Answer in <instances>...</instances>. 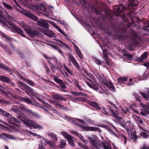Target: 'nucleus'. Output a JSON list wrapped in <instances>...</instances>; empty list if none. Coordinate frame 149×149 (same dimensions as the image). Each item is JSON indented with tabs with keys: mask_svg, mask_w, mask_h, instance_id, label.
<instances>
[{
	"mask_svg": "<svg viewBox=\"0 0 149 149\" xmlns=\"http://www.w3.org/2000/svg\"><path fill=\"white\" fill-rule=\"evenodd\" d=\"M126 56L127 58V59L132 60L133 58V56L130 54H127Z\"/></svg>",
	"mask_w": 149,
	"mask_h": 149,
	"instance_id": "3c124183",
	"label": "nucleus"
},
{
	"mask_svg": "<svg viewBox=\"0 0 149 149\" xmlns=\"http://www.w3.org/2000/svg\"><path fill=\"white\" fill-rule=\"evenodd\" d=\"M44 56L45 57V58L47 59V62L49 63L50 64V65L51 67L52 68H54V65L51 63V62L50 61V59H52L53 61H54L56 62H57V59L55 58H50L48 57L47 56L45 55H44Z\"/></svg>",
	"mask_w": 149,
	"mask_h": 149,
	"instance_id": "4be33fe9",
	"label": "nucleus"
},
{
	"mask_svg": "<svg viewBox=\"0 0 149 149\" xmlns=\"http://www.w3.org/2000/svg\"><path fill=\"white\" fill-rule=\"evenodd\" d=\"M86 121L89 123L90 124V125H92L93 124V125H94L98 126L99 127L101 126L100 125L96 124L95 123H94V121H93L90 119H88L86 120Z\"/></svg>",
	"mask_w": 149,
	"mask_h": 149,
	"instance_id": "f704fd0d",
	"label": "nucleus"
},
{
	"mask_svg": "<svg viewBox=\"0 0 149 149\" xmlns=\"http://www.w3.org/2000/svg\"><path fill=\"white\" fill-rule=\"evenodd\" d=\"M94 60L95 63L99 65H101L102 64V62L98 60L97 58H93Z\"/></svg>",
	"mask_w": 149,
	"mask_h": 149,
	"instance_id": "37998d69",
	"label": "nucleus"
},
{
	"mask_svg": "<svg viewBox=\"0 0 149 149\" xmlns=\"http://www.w3.org/2000/svg\"><path fill=\"white\" fill-rule=\"evenodd\" d=\"M148 55V53L147 52H144L140 57L138 58V61L139 62H142L145 60L147 58Z\"/></svg>",
	"mask_w": 149,
	"mask_h": 149,
	"instance_id": "aec40b11",
	"label": "nucleus"
},
{
	"mask_svg": "<svg viewBox=\"0 0 149 149\" xmlns=\"http://www.w3.org/2000/svg\"><path fill=\"white\" fill-rule=\"evenodd\" d=\"M2 113L3 114L6 115V116H8L9 115V114H7L6 115L5 113H6L3 111V110L0 109V113Z\"/></svg>",
	"mask_w": 149,
	"mask_h": 149,
	"instance_id": "338daca9",
	"label": "nucleus"
},
{
	"mask_svg": "<svg viewBox=\"0 0 149 149\" xmlns=\"http://www.w3.org/2000/svg\"><path fill=\"white\" fill-rule=\"evenodd\" d=\"M79 126L84 130L100 131L99 128L95 127L83 126L81 125H79Z\"/></svg>",
	"mask_w": 149,
	"mask_h": 149,
	"instance_id": "ddd939ff",
	"label": "nucleus"
},
{
	"mask_svg": "<svg viewBox=\"0 0 149 149\" xmlns=\"http://www.w3.org/2000/svg\"><path fill=\"white\" fill-rule=\"evenodd\" d=\"M0 68L2 69H5L8 71H9L10 70V68H8L7 67L1 63H0Z\"/></svg>",
	"mask_w": 149,
	"mask_h": 149,
	"instance_id": "79ce46f5",
	"label": "nucleus"
},
{
	"mask_svg": "<svg viewBox=\"0 0 149 149\" xmlns=\"http://www.w3.org/2000/svg\"><path fill=\"white\" fill-rule=\"evenodd\" d=\"M65 119L66 120L70 121L71 123H73L74 124H76L75 122L76 121H78L81 123L82 124H85V122L84 121L82 120L77 118L73 119H72L66 116L65 117Z\"/></svg>",
	"mask_w": 149,
	"mask_h": 149,
	"instance_id": "4468645a",
	"label": "nucleus"
},
{
	"mask_svg": "<svg viewBox=\"0 0 149 149\" xmlns=\"http://www.w3.org/2000/svg\"><path fill=\"white\" fill-rule=\"evenodd\" d=\"M43 33L46 36L50 38H52L54 36V33L51 30L45 31H43Z\"/></svg>",
	"mask_w": 149,
	"mask_h": 149,
	"instance_id": "f3484780",
	"label": "nucleus"
},
{
	"mask_svg": "<svg viewBox=\"0 0 149 149\" xmlns=\"http://www.w3.org/2000/svg\"><path fill=\"white\" fill-rule=\"evenodd\" d=\"M53 97L54 98L57 100L62 99V97L60 95L58 94L53 95Z\"/></svg>",
	"mask_w": 149,
	"mask_h": 149,
	"instance_id": "a19ab883",
	"label": "nucleus"
},
{
	"mask_svg": "<svg viewBox=\"0 0 149 149\" xmlns=\"http://www.w3.org/2000/svg\"><path fill=\"white\" fill-rule=\"evenodd\" d=\"M0 80L3 82L7 83H10V80L9 78L5 76H0Z\"/></svg>",
	"mask_w": 149,
	"mask_h": 149,
	"instance_id": "5701e85b",
	"label": "nucleus"
},
{
	"mask_svg": "<svg viewBox=\"0 0 149 149\" xmlns=\"http://www.w3.org/2000/svg\"><path fill=\"white\" fill-rule=\"evenodd\" d=\"M103 84L107 86L111 90L113 91H115V88L110 81H106V82Z\"/></svg>",
	"mask_w": 149,
	"mask_h": 149,
	"instance_id": "a211bd4d",
	"label": "nucleus"
},
{
	"mask_svg": "<svg viewBox=\"0 0 149 149\" xmlns=\"http://www.w3.org/2000/svg\"><path fill=\"white\" fill-rule=\"evenodd\" d=\"M75 51L77 53V54L79 57L81 59L83 58V56L81 54V53L80 51V50L79 49L78 47H75Z\"/></svg>",
	"mask_w": 149,
	"mask_h": 149,
	"instance_id": "bb28decb",
	"label": "nucleus"
},
{
	"mask_svg": "<svg viewBox=\"0 0 149 149\" xmlns=\"http://www.w3.org/2000/svg\"><path fill=\"white\" fill-rule=\"evenodd\" d=\"M49 135L51 136H52V137L54 136L55 140H57V139H56V137L55 136V135L54 133H50L49 134Z\"/></svg>",
	"mask_w": 149,
	"mask_h": 149,
	"instance_id": "69168bd1",
	"label": "nucleus"
},
{
	"mask_svg": "<svg viewBox=\"0 0 149 149\" xmlns=\"http://www.w3.org/2000/svg\"><path fill=\"white\" fill-rule=\"evenodd\" d=\"M3 3L4 6L6 8L8 9H11L12 8L10 5H8L7 3H5V2H3Z\"/></svg>",
	"mask_w": 149,
	"mask_h": 149,
	"instance_id": "a18cd8bd",
	"label": "nucleus"
},
{
	"mask_svg": "<svg viewBox=\"0 0 149 149\" xmlns=\"http://www.w3.org/2000/svg\"><path fill=\"white\" fill-rule=\"evenodd\" d=\"M22 100L24 102H26V103L31 104L33 105L36 106V107H39L40 105L38 103L36 102H32L29 99L27 98H23L22 99Z\"/></svg>",
	"mask_w": 149,
	"mask_h": 149,
	"instance_id": "2eb2a0df",
	"label": "nucleus"
},
{
	"mask_svg": "<svg viewBox=\"0 0 149 149\" xmlns=\"http://www.w3.org/2000/svg\"><path fill=\"white\" fill-rule=\"evenodd\" d=\"M54 80L56 82L60 84L61 83H62V81H61V80H60L59 79H58L57 78H56L55 77H54Z\"/></svg>",
	"mask_w": 149,
	"mask_h": 149,
	"instance_id": "49530a36",
	"label": "nucleus"
},
{
	"mask_svg": "<svg viewBox=\"0 0 149 149\" xmlns=\"http://www.w3.org/2000/svg\"><path fill=\"white\" fill-rule=\"evenodd\" d=\"M134 97L135 98L136 100H138L139 102H140V97L137 93H134Z\"/></svg>",
	"mask_w": 149,
	"mask_h": 149,
	"instance_id": "09e8293b",
	"label": "nucleus"
},
{
	"mask_svg": "<svg viewBox=\"0 0 149 149\" xmlns=\"http://www.w3.org/2000/svg\"><path fill=\"white\" fill-rule=\"evenodd\" d=\"M44 139L45 141L46 144H48L50 145L51 147H53L55 146V143L54 142L49 141Z\"/></svg>",
	"mask_w": 149,
	"mask_h": 149,
	"instance_id": "7c9ffc66",
	"label": "nucleus"
},
{
	"mask_svg": "<svg viewBox=\"0 0 149 149\" xmlns=\"http://www.w3.org/2000/svg\"><path fill=\"white\" fill-rule=\"evenodd\" d=\"M21 109L22 110H25L29 113L33 114V112L31 110H30L23 107H18L16 105L14 106L13 108L11 109V110L13 112L18 113L19 112L20 109Z\"/></svg>",
	"mask_w": 149,
	"mask_h": 149,
	"instance_id": "39448f33",
	"label": "nucleus"
},
{
	"mask_svg": "<svg viewBox=\"0 0 149 149\" xmlns=\"http://www.w3.org/2000/svg\"><path fill=\"white\" fill-rule=\"evenodd\" d=\"M61 85V86L63 88H66L65 85V84L63 83V81L62 82V83L60 84Z\"/></svg>",
	"mask_w": 149,
	"mask_h": 149,
	"instance_id": "e2e57ef3",
	"label": "nucleus"
},
{
	"mask_svg": "<svg viewBox=\"0 0 149 149\" xmlns=\"http://www.w3.org/2000/svg\"><path fill=\"white\" fill-rule=\"evenodd\" d=\"M103 84L107 86L111 90L113 91H115V88L110 81H106V82Z\"/></svg>",
	"mask_w": 149,
	"mask_h": 149,
	"instance_id": "6ab92c4d",
	"label": "nucleus"
},
{
	"mask_svg": "<svg viewBox=\"0 0 149 149\" xmlns=\"http://www.w3.org/2000/svg\"><path fill=\"white\" fill-rule=\"evenodd\" d=\"M54 49H57V50L58 51V52H59L61 54H63V52H62L61 51V50L60 49H58L57 48V47H53Z\"/></svg>",
	"mask_w": 149,
	"mask_h": 149,
	"instance_id": "0e129e2a",
	"label": "nucleus"
},
{
	"mask_svg": "<svg viewBox=\"0 0 149 149\" xmlns=\"http://www.w3.org/2000/svg\"><path fill=\"white\" fill-rule=\"evenodd\" d=\"M2 12L0 10V22L2 23L4 25H6V22L5 21H3L2 19Z\"/></svg>",
	"mask_w": 149,
	"mask_h": 149,
	"instance_id": "c9c22d12",
	"label": "nucleus"
},
{
	"mask_svg": "<svg viewBox=\"0 0 149 149\" xmlns=\"http://www.w3.org/2000/svg\"><path fill=\"white\" fill-rule=\"evenodd\" d=\"M139 129L142 130L143 131L140 133V134L144 138H146L148 137V136L147 133L143 130V128L141 127H139Z\"/></svg>",
	"mask_w": 149,
	"mask_h": 149,
	"instance_id": "393cba45",
	"label": "nucleus"
},
{
	"mask_svg": "<svg viewBox=\"0 0 149 149\" xmlns=\"http://www.w3.org/2000/svg\"><path fill=\"white\" fill-rule=\"evenodd\" d=\"M140 105L142 106L144 109V111L141 112V114L143 116H146L147 114H149V103H148L147 105H144L142 103L140 104Z\"/></svg>",
	"mask_w": 149,
	"mask_h": 149,
	"instance_id": "9d476101",
	"label": "nucleus"
},
{
	"mask_svg": "<svg viewBox=\"0 0 149 149\" xmlns=\"http://www.w3.org/2000/svg\"><path fill=\"white\" fill-rule=\"evenodd\" d=\"M0 138H2L4 139H6L7 138L12 139H15V138L12 136L4 133H2V135L0 134Z\"/></svg>",
	"mask_w": 149,
	"mask_h": 149,
	"instance_id": "412c9836",
	"label": "nucleus"
},
{
	"mask_svg": "<svg viewBox=\"0 0 149 149\" xmlns=\"http://www.w3.org/2000/svg\"><path fill=\"white\" fill-rule=\"evenodd\" d=\"M96 76L99 79L100 82H101L102 84H105L107 80L103 74H101L99 72H98L97 73V74H96Z\"/></svg>",
	"mask_w": 149,
	"mask_h": 149,
	"instance_id": "9b49d317",
	"label": "nucleus"
},
{
	"mask_svg": "<svg viewBox=\"0 0 149 149\" xmlns=\"http://www.w3.org/2000/svg\"><path fill=\"white\" fill-rule=\"evenodd\" d=\"M127 80V79L125 77H120L118 79V84H125V81Z\"/></svg>",
	"mask_w": 149,
	"mask_h": 149,
	"instance_id": "b1692460",
	"label": "nucleus"
},
{
	"mask_svg": "<svg viewBox=\"0 0 149 149\" xmlns=\"http://www.w3.org/2000/svg\"><path fill=\"white\" fill-rule=\"evenodd\" d=\"M0 93L3 94L4 95L7 96V93L3 89L2 87L0 86Z\"/></svg>",
	"mask_w": 149,
	"mask_h": 149,
	"instance_id": "8fccbe9b",
	"label": "nucleus"
},
{
	"mask_svg": "<svg viewBox=\"0 0 149 149\" xmlns=\"http://www.w3.org/2000/svg\"><path fill=\"white\" fill-rule=\"evenodd\" d=\"M68 61L72 63L77 69L80 68V66L74 57L70 54H68Z\"/></svg>",
	"mask_w": 149,
	"mask_h": 149,
	"instance_id": "20e7f679",
	"label": "nucleus"
},
{
	"mask_svg": "<svg viewBox=\"0 0 149 149\" xmlns=\"http://www.w3.org/2000/svg\"><path fill=\"white\" fill-rule=\"evenodd\" d=\"M54 105L57 107L59 109H63V106L60 103H54Z\"/></svg>",
	"mask_w": 149,
	"mask_h": 149,
	"instance_id": "de8ad7c7",
	"label": "nucleus"
},
{
	"mask_svg": "<svg viewBox=\"0 0 149 149\" xmlns=\"http://www.w3.org/2000/svg\"><path fill=\"white\" fill-rule=\"evenodd\" d=\"M48 22L51 24L52 25H53L55 28L56 27V26H57L56 25L55 23H54V22L51 21H48Z\"/></svg>",
	"mask_w": 149,
	"mask_h": 149,
	"instance_id": "052dcab7",
	"label": "nucleus"
},
{
	"mask_svg": "<svg viewBox=\"0 0 149 149\" xmlns=\"http://www.w3.org/2000/svg\"><path fill=\"white\" fill-rule=\"evenodd\" d=\"M9 122L10 123L16 126L17 127H19L20 121L13 117H10Z\"/></svg>",
	"mask_w": 149,
	"mask_h": 149,
	"instance_id": "f8f14e48",
	"label": "nucleus"
},
{
	"mask_svg": "<svg viewBox=\"0 0 149 149\" xmlns=\"http://www.w3.org/2000/svg\"><path fill=\"white\" fill-rule=\"evenodd\" d=\"M73 94H74L76 96H77V95H83L84 94L83 93L81 92H74L73 93Z\"/></svg>",
	"mask_w": 149,
	"mask_h": 149,
	"instance_id": "5fc2aeb1",
	"label": "nucleus"
},
{
	"mask_svg": "<svg viewBox=\"0 0 149 149\" xmlns=\"http://www.w3.org/2000/svg\"><path fill=\"white\" fill-rule=\"evenodd\" d=\"M25 131L27 133V135L30 136H35L37 135L36 134L32 132L29 130H25Z\"/></svg>",
	"mask_w": 149,
	"mask_h": 149,
	"instance_id": "c756f323",
	"label": "nucleus"
},
{
	"mask_svg": "<svg viewBox=\"0 0 149 149\" xmlns=\"http://www.w3.org/2000/svg\"><path fill=\"white\" fill-rule=\"evenodd\" d=\"M89 86L93 89L97 90L98 89V87L94 84H89Z\"/></svg>",
	"mask_w": 149,
	"mask_h": 149,
	"instance_id": "58836bf2",
	"label": "nucleus"
},
{
	"mask_svg": "<svg viewBox=\"0 0 149 149\" xmlns=\"http://www.w3.org/2000/svg\"><path fill=\"white\" fill-rule=\"evenodd\" d=\"M102 112L103 113L107 115L108 114V113L106 111V110L104 108L102 109Z\"/></svg>",
	"mask_w": 149,
	"mask_h": 149,
	"instance_id": "680f3d73",
	"label": "nucleus"
},
{
	"mask_svg": "<svg viewBox=\"0 0 149 149\" xmlns=\"http://www.w3.org/2000/svg\"><path fill=\"white\" fill-rule=\"evenodd\" d=\"M20 26L23 28L25 32L30 35L32 34V31L30 29L29 26L25 24L22 21L20 22L19 23Z\"/></svg>",
	"mask_w": 149,
	"mask_h": 149,
	"instance_id": "6e6552de",
	"label": "nucleus"
},
{
	"mask_svg": "<svg viewBox=\"0 0 149 149\" xmlns=\"http://www.w3.org/2000/svg\"><path fill=\"white\" fill-rule=\"evenodd\" d=\"M72 134H74L79 137L80 140L83 143L86 144L88 143L87 141L84 138L83 136L79 134L78 132H76L72 131Z\"/></svg>",
	"mask_w": 149,
	"mask_h": 149,
	"instance_id": "dca6fc26",
	"label": "nucleus"
},
{
	"mask_svg": "<svg viewBox=\"0 0 149 149\" xmlns=\"http://www.w3.org/2000/svg\"><path fill=\"white\" fill-rule=\"evenodd\" d=\"M38 25L46 29H48L49 26L47 21L44 19H40L38 22Z\"/></svg>",
	"mask_w": 149,
	"mask_h": 149,
	"instance_id": "1a4fd4ad",
	"label": "nucleus"
},
{
	"mask_svg": "<svg viewBox=\"0 0 149 149\" xmlns=\"http://www.w3.org/2000/svg\"><path fill=\"white\" fill-rule=\"evenodd\" d=\"M61 133L64 136V137L67 139L71 136L70 135L68 134L67 132L65 131L61 132Z\"/></svg>",
	"mask_w": 149,
	"mask_h": 149,
	"instance_id": "a878e982",
	"label": "nucleus"
},
{
	"mask_svg": "<svg viewBox=\"0 0 149 149\" xmlns=\"http://www.w3.org/2000/svg\"><path fill=\"white\" fill-rule=\"evenodd\" d=\"M18 118L27 126H31L34 129H42V126L37 125L34 121L27 119L25 117L20 116Z\"/></svg>",
	"mask_w": 149,
	"mask_h": 149,
	"instance_id": "f03ea898",
	"label": "nucleus"
},
{
	"mask_svg": "<svg viewBox=\"0 0 149 149\" xmlns=\"http://www.w3.org/2000/svg\"><path fill=\"white\" fill-rule=\"evenodd\" d=\"M66 146V142L63 140H61V143L59 145V147L62 148Z\"/></svg>",
	"mask_w": 149,
	"mask_h": 149,
	"instance_id": "4c0bfd02",
	"label": "nucleus"
},
{
	"mask_svg": "<svg viewBox=\"0 0 149 149\" xmlns=\"http://www.w3.org/2000/svg\"><path fill=\"white\" fill-rule=\"evenodd\" d=\"M139 40V38L137 35H136L135 39L133 40L134 43L135 44H139L138 41Z\"/></svg>",
	"mask_w": 149,
	"mask_h": 149,
	"instance_id": "e433bc0d",
	"label": "nucleus"
},
{
	"mask_svg": "<svg viewBox=\"0 0 149 149\" xmlns=\"http://www.w3.org/2000/svg\"><path fill=\"white\" fill-rule=\"evenodd\" d=\"M73 137L71 136L67 139L69 143L72 147H74V143L73 142Z\"/></svg>",
	"mask_w": 149,
	"mask_h": 149,
	"instance_id": "c85d7f7f",
	"label": "nucleus"
},
{
	"mask_svg": "<svg viewBox=\"0 0 149 149\" xmlns=\"http://www.w3.org/2000/svg\"><path fill=\"white\" fill-rule=\"evenodd\" d=\"M41 107L44 110H45L47 114L49 115H52V114L50 113L47 109H46L44 107Z\"/></svg>",
	"mask_w": 149,
	"mask_h": 149,
	"instance_id": "bf43d9fd",
	"label": "nucleus"
},
{
	"mask_svg": "<svg viewBox=\"0 0 149 149\" xmlns=\"http://www.w3.org/2000/svg\"><path fill=\"white\" fill-rule=\"evenodd\" d=\"M55 28H56V29L58 30V31H59L60 33H61V34H62L63 36L67 38V35L60 28H59L58 26H57Z\"/></svg>",
	"mask_w": 149,
	"mask_h": 149,
	"instance_id": "2f4dec72",
	"label": "nucleus"
},
{
	"mask_svg": "<svg viewBox=\"0 0 149 149\" xmlns=\"http://www.w3.org/2000/svg\"><path fill=\"white\" fill-rule=\"evenodd\" d=\"M82 148H84V149H89L88 147L86 145H83Z\"/></svg>",
	"mask_w": 149,
	"mask_h": 149,
	"instance_id": "774afa93",
	"label": "nucleus"
},
{
	"mask_svg": "<svg viewBox=\"0 0 149 149\" xmlns=\"http://www.w3.org/2000/svg\"><path fill=\"white\" fill-rule=\"evenodd\" d=\"M124 9L122 5L116 6L114 8V13L116 16H120V15Z\"/></svg>",
	"mask_w": 149,
	"mask_h": 149,
	"instance_id": "423d86ee",
	"label": "nucleus"
},
{
	"mask_svg": "<svg viewBox=\"0 0 149 149\" xmlns=\"http://www.w3.org/2000/svg\"><path fill=\"white\" fill-rule=\"evenodd\" d=\"M131 139H133L134 140H135L137 139V136L136 135L131 134Z\"/></svg>",
	"mask_w": 149,
	"mask_h": 149,
	"instance_id": "6e6d98bb",
	"label": "nucleus"
},
{
	"mask_svg": "<svg viewBox=\"0 0 149 149\" xmlns=\"http://www.w3.org/2000/svg\"><path fill=\"white\" fill-rule=\"evenodd\" d=\"M130 4V5L132 7L136 6L137 5V1L135 0H133Z\"/></svg>",
	"mask_w": 149,
	"mask_h": 149,
	"instance_id": "ea45409f",
	"label": "nucleus"
},
{
	"mask_svg": "<svg viewBox=\"0 0 149 149\" xmlns=\"http://www.w3.org/2000/svg\"><path fill=\"white\" fill-rule=\"evenodd\" d=\"M130 122L129 121H127L125 123V124L123 125V127L127 129H129V127H130Z\"/></svg>",
	"mask_w": 149,
	"mask_h": 149,
	"instance_id": "72a5a7b5",
	"label": "nucleus"
},
{
	"mask_svg": "<svg viewBox=\"0 0 149 149\" xmlns=\"http://www.w3.org/2000/svg\"><path fill=\"white\" fill-rule=\"evenodd\" d=\"M138 120H136V122L137 123H139L140 124H143V122L138 117Z\"/></svg>",
	"mask_w": 149,
	"mask_h": 149,
	"instance_id": "13d9d810",
	"label": "nucleus"
},
{
	"mask_svg": "<svg viewBox=\"0 0 149 149\" xmlns=\"http://www.w3.org/2000/svg\"><path fill=\"white\" fill-rule=\"evenodd\" d=\"M132 79L130 78V79L129 82L127 84L128 86H131L133 84V83L132 82Z\"/></svg>",
	"mask_w": 149,
	"mask_h": 149,
	"instance_id": "4d7b16f0",
	"label": "nucleus"
},
{
	"mask_svg": "<svg viewBox=\"0 0 149 149\" xmlns=\"http://www.w3.org/2000/svg\"><path fill=\"white\" fill-rule=\"evenodd\" d=\"M30 90L31 91V92L28 93V95L31 96L32 98L34 99L35 98H37L38 99V100L41 101L43 103L45 104V106L49 108V110H52L53 111H55V110L54 109L53 107H52L51 106H49L48 104L47 103H46L42 99H40L38 98L33 93V90L31 88H30Z\"/></svg>",
	"mask_w": 149,
	"mask_h": 149,
	"instance_id": "7ed1b4c3",
	"label": "nucleus"
},
{
	"mask_svg": "<svg viewBox=\"0 0 149 149\" xmlns=\"http://www.w3.org/2000/svg\"><path fill=\"white\" fill-rule=\"evenodd\" d=\"M104 47H102V49L103 51V54H104V57L107 58V55L108 54V52L105 49H103V48Z\"/></svg>",
	"mask_w": 149,
	"mask_h": 149,
	"instance_id": "c03bdc74",
	"label": "nucleus"
},
{
	"mask_svg": "<svg viewBox=\"0 0 149 149\" xmlns=\"http://www.w3.org/2000/svg\"><path fill=\"white\" fill-rule=\"evenodd\" d=\"M26 82L28 84H30V85L31 86H33L34 85V83L32 81L26 80Z\"/></svg>",
	"mask_w": 149,
	"mask_h": 149,
	"instance_id": "864d4df0",
	"label": "nucleus"
},
{
	"mask_svg": "<svg viewBox=\"0 0 149 149\" xmlns=\"http://www.w3.org/2000/svg\"><path fill=\"white\" fill-rule=\"evenodd\" d=\"M86 137L89 140V142L93 147L96 149H99L100 146L104 149H111L110 146L105 144L104 143H101V142L98 140V138L95 136H93V138L86 136Z\"/></svg>",
	"mask_w": 149,
	"mask_h": 149,
	"instance_id": "f257e3e1",
	"label": "nucleus"
},
{
	"mask_svg": "<svg viewBox=\"0 0 149 149\" xmlns=\"http://www.w3.org/2000/svg\"><path fill=\"white\" fill-rule=\"evenodd\" d=\"M90 104L92 106L94 107L96 109H100V107L98 106V104L95 102H90Z\"/></svg>",
	"mask_w": 149,
	"mask_h": 149,
	"instance_id": "cd10ccee",
	"label": "nucleus"
},
{
	"mask_svg": "<svg viewBox=\"0 0 149 149\" xmlns=\"http://www.w3.org/2000/svg\"><path fill=\"white\" fill-rule=\"evenodd\" d=\"M9 24L12 26V27L15 29L17 33H19L22 36L27 38L26 36L23 34V31L21 29L15 26L14 23L12 22H9Z\"/></svg>",
	"mask_w": 149,
	"mask_h": 149,
	"instance_id": "0eeeda50",
	"label": "nucleus"
},
{
	"mask_svg": "<svg viewBox=\"0 0 149 149\" xmlns=\"http://www.w3.org/2000/svg\"><path fill=\"white\" fill-rule=\"evenodd\" d=\"M0 35L3 37H4L7 39H8L7 36H6L4 33L0 31Z\"/></svg>",
	"mask_w": 149,
	"mask_h": 149,
	"instance_id": "603ef678",
	"label": "nucleus"
},
{
	"mask_svg": "<svg viewBox=\"0 0 149 149\" xmlns=\"http://www.w3.org/2000/svg\"><path fill=\"white\" fill-rule=\"evenodd\" d=\"M28 17L29 18L35 21H37L38 19V18L37 17L31 14H29L28 15Z\"/></svg>",
	"mask_w": 149,
	"mask_h": 149,
	"instance_id": "473e14b6",
	"label": "nucleus"
}]
</instances>
